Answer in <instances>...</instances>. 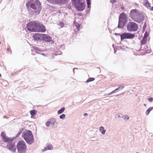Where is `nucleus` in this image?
<instances>
[{
  "mask_svg": "<svg viewBox=\"0 0 153 153\" xmlns=\"http://www.w3.org/2000/svg\"><path fill=\"white\" fill-rule=\"evenodd\" d=\"M1 136L3 142L7 143L6 148L12 152H15L16 147L15 143L13 141L16 139V137H8L6 135V133L4 131L1 133Z\"/></svg>",
  "mask_w": 153,
  "mask_h": 153,
  "instance_id": "1",
  "label": "nucleus"
},
{
  "mask_svg": "<svg viewBox=\"0 0 153 153\" xmlns=\"http://www.w3.org/2000/svg\"><path fill=\"white\" fill-rule=\"evenodd\" d=\"M129 16L134 21L138 23H140L144 19L143 13L140 12L136 9L131 10Z\"/></svg>",
  "mask_w": 153,
  "mask_h": 153,
  "instance_id": "2",
  "label": "nucleus"
},
{
  "mask_svg": "<svg viewBox=\"0 0 153 153\" xmlns=\"http://www.w3.org/2000/svg\"><path fill=\"white\" fill-rule=\"evenodd\" d=\"M26 6L35 10L38 14L40 13L42 7L41 3L38 0H31L26 3Z\"/></svg>",
  "mask_w": 153,
  "mask_h": 153,
  "instance_id": "3",
  "label": "nucleus"
},
{
  "mask_svg": "<svg viewBox=\"0 0 153 153\" xmlns=\"http://www.w3.org/2000/svg\"><path fill=\"white\" fill-rule=\"evenodd\" d=\"M22 137L29 145H31L34 142L33 136L30 130H27L25 131L22 134Z\"/></svg>",
  "mask_w": 153,
  "mask_h": 153,
  "instance_id": "4",
  "label": "nucleus"
},
{
  "mask_svg": "<svg viewBox=\"0 0 153 153\" xmlns=\"http://www.w3.org/2000/svg\"><path fill=\"white\" fill-rule=\"evenodd\" d=\"M127 15L125 13L123 12L120 14L119 16L117 27L123 29L127 22Z\"/></svg>",
  "mask_w": 153,
  "mask_h": 153,
  "instance_id": "5",
  "label": "nucleus"
},
{
  "mask_svg": "<svg viewBox=\"0 0 153 153\" xmlns=\"http://www.w3.org/2000/svg\"><path fill=\"white\" fill-rule=\"evenodd\" d=\"M82 0H71V2L74 4L77 10L82 11L84 10L85 7V2H81Z\"/></svg>",
  "mask_w": 153,
  "mask_h": 153,
  "instance_id": "6",
  "label": "nucleus"
},
{
  "mask_svg": "<svg viewBox=\"0 0 153 153\" xmlns=\"http://www.w3.org/2000/svg\"><path fill=\"white\" fill-rule=\"evenodd\" d=\"M16 148L18 153H26L27 146L23 140L19 141L17 143Z\"/></svg>",
  "mask_w": 153,
  "mask_h": 153,
  "instance_id": "7",
  "label": "nucleus"
},
{
  "mask_svg": "<svg viewBox=\"0 0 153 153\" xmlns=\"http://www.w3.org/2000/svg\"><path fill=\"white\" fill-rule=\"evenodd\" d=\"M126 27L128 31L130 32L136 31L138 29L137 24L132 22H130L127 24Z\"/></svg>",
  "mask_w": 153,
  "mask_h": 153,
  "instance_id": "8",
  "label": "nucleus"
},
{
  "mask_svg": "<svg viewBox=\"0 0 153 153\" xmlns=\"http://www.w3.org/2000/svg\"><path fill=\"white\" fill-rule=\"evenodd\" d=\"M36 22L35 21L31 22L26 25L27 30L30 32H36Z\"/></svg>",
  "mask_w": 153,
  "mask_h": 153,
  "instance_id": "9",
  "label": "nucleus"
},
{
  "mask_svg": "<svg viewBox=\"0 0 153 153\" xmlns=\"http://www.w3.org/2000/svg\"><path fill=\"white\" fill-rule=\"evenodd\" d=\"M135 36V34L125 32L121 35V40H123L126 39H132Z\"/></svg>",
  "mask_w": 153,
  "mask_h": 153,
  "instance_id": "10",
  "label": "nucleus"
},
{
  "mask_svg": "<svg viewBox=\"0 0 153 153\" xmlns=\"http://www.w3.org/2000/svg\"><path fill=\"white\" fill-rule=\"evenodd\" d=\"M36 32H44L46 30L45 27L42 24H41L40 22H36Z\"/></svg>",
  "mask_w": 153,
  "mask_h": 153,
  "instance_id": "11",
  "label": "nucleus"
},
{
  "mask_svg": "<svg viewBox=\"0 0 153 153\" xmlns=\"http://www.w3.org/2000/svg\"><path fill=\"white\" fill-rule=\"evenodd\" d=\"M43 34L36 33L33 36L34 40L36 41H41L42 40Z\"/></svg>",
  "mask_w": 153,
  "mask_h": 153,
  "instance_id": "12",
  "label": "nucleus"
},
{
  "mask_svg": "<svg viewBox=\"0 0 153 153\" xmlns=\"http://www.w3.org/2000/svg\"><path fill=\"white\" fill-rule=\"evenodd\" d=\"M52 40L51 37L48 35L43 34L42 40L47 42H50Z\"/></svg>",
  "mask_w": 153,
  "mask_h": 153,
  "instance_id": "13",
  "label": "nucleus"
},
{
  "mask_svg": "<svg viewBox=\"0 0 153 153\" xmlns=\"http://www.w3.org/2000/svg\"><path fill=\"white\" fill-rule=\"evenodd\" d=\"M29 13L32 15H36L39 14L36 13V11L35 10H32L30 7H27Z\"/></svg>",
  "mask_w": 153,
  "mask_h": 153,
  "instance_id": "14",
  "label": "nucleus"
},
{
  "mask_svg": "<svg viewBox=\"0 0 153 153\" xmlns=\"http://www.w3.org/2000/svg\"><path fill=\"white\" fill-rule=\"evenodd\" d=\"M147 42V39L145 37H143V39L140 42L141 45V48H143V47L145 45V44H146Z\"/></svg>",
  "mask_w": 153,
  "mask_h": 153,
  "instance_id": "15",
  "label": "nucleus"
},
{
  "mask_svg": "<svg viewBox=\"0 0 153 153\" xmlns=\"http://www.w3.org/2000/svg\"><path fill=\"white\" fill-rule=\"evenodd\" d=\"M53 149V146L51 145H48L44 148L43 151H44L48 150H52Z\"/></svg>",
  "mask_w": 153,
  "mask_h": 153,
  "instance_id": "16",
  "label": "nucleus"
},
{
  "mask_svg": "<svg viewBox=\"0 0 153 153\" xmlns=\"http://www.w3.org/2000/svg\"><path fill=\"white\" fill-rule=\"evenodd\" d=\"M68 0H57L56 2L58 4H64L68 2Z\"/></svg>",
  "mask_w": 153,
  "mask_h": 153,
  "instance_id": "17",
  "label": "nucleus"
},
{
  "mask_svg": "<svg viewBox=\"0 0 153 153\" xmlns=\"http://www.w3.org/2000/svg\"><path fill=\"white\" fill-rule=\"evenodd\" d=\"M143 4L148 8L150 7V4L147 0L144 1L143 2Z\"/></svg>",
  "mask_w": 153,
  "mask_h": 153,
  "instance_id": "18",
  "label": "nucleus"
},
{
  "mask_svg": "<svg viewBox=\"0 0 153 153\" xmlns=\"http://www.w3.org/2000/svg\"><path fill=\"white\" fill-rule=\"evenodd\" d=\"M144 46V51H145L146 53H149L151 52V50L150 48L149 49L148 48V46L147 45H145Z\"/></svg>",
  "mask_w": 153,
  "mask_h": 153,
  "instance_id": "19",
  "label": "nucleus"
},
{
  "mask_svg": "<svg viewBox=\"0 0 153 153\" xmlns=\"http://www.w3.org/2000/svg\"><path fill=\"white\" fill-rule=\"evenodd\" d=\"M36 113L37 111L36 110H33L30 111V114L31 115V117L35 116Z\"/></svg>",
  "mask_w": 153,
  "mask_h": 153,
  "instance_id": "20",
  "label": "nucleus"
},
{
  "mask_svg": "<svg viewBox=\"0 0 153 153\" xmlns=\"http://www.w3.org/2000/svg\"><path fill=\"white\" fill-rule=\"evenodd\" d=\"M65 108L64 107L62 108L61 109L57 111V113L58 114H60L62 113L65 110Z\"/></svg>",
  "mask_w": 153,
  "mask_h": 153,
  "instance_id": "21",
  "label": "nucleus"
},
{
  "mask_svg": "<svg viewBox=\"0 0 153 153\" xmlns=\"http://www.w3.org/2000/svg\"><path fill=\"white\" fill-rule=\"evenodd\" d=\"M99 130L101 131V133L102 134H104L105 132V130L104 129L103 127L101 126L100 127Z\"/></svg>",
  "mask_w": 153,
  "mask_h": 153,
  "instance_id": "22",
  "label": "nucleus"
},
{
  "mask_svg": "<svg viewBox=\"0 0 153 153\" xmlns=\"http://www.w3.org/2000/svg\"><path fill=\"white\" fill-rule=\"evenodd\" d=\"M56 121V120L55 118H52L50 120L49 122L50 124L53 125Z\"/></svg>",
  "mask_w": 153,
  "mask_h": 153,
  "instance_id": "23",
  "label": "nucleus"
},
{
  "mask_svg": "<svg viewBox=\"0 0 153 153\" xmlns=\"http://www.w3.org/2000/svg\"><path fill=\"white\" fill-rule=\"evenodd\" d=\"M74 25L76 27V30L77 31H79V28L80 27V25L78 23L74 22Z\"/></svg>",
  "mask_w": 153,
  "mask_h": 153,
  "instance_id": "24",
  "label": "nucleus"
},
{
  "mask_svg": "<svg viewBox=\"0 0 153 153\" xmlns=\"http://www.w3.org/2000/svg\"><path fill=\"white\" fill-rule=\"evenodd\" d=\"M153 109V107H151L148 108V109L146 111V115H148L149 114L150 112Z\"/></svg>",
  "mask_w": 153,
  "mask_h": 153,
  "instance_id": "25",
  "label": "nucleus"
},
{
  "mask_svg": "<svg viewBox=\"0 0 153 153\" xmlns=\"http://www.w3.org/2000/svg\"><path fill=\"white\" fill-rule=\"evenodd\" d=\"M119 48L120 49H121V50H122L123 51H125L126 50V49L128 48V47H126L124 46H120L119 47Z\"/></svg>",
  "mask_w": 153,
  "mask_h": 153,
  "instance_id": "26",
  "label": "nucleus"
},
{
  "mask_svg": "<svg viewBox=\"0 0 153 153\" xmlns=\"http://www.w3.org/2000/svg\"><path fill=\"white\" fill-rule=\"evenodd\" d=\"M94 80H95V78H92V77L89 78L86 81V82L87 83H88V82H91L93 81Z\"/></svg>",
  "mask_w": 153,
  "mask_h": 153,
  "instance_id": "27",
  "label": "nucleus"
},
{
  "mask_svg": "<svg viewBox=\"0 0 153 153\" xmlns=\"http://www.w3.org/2000/svg\"><path fill=\"white\" fill-rule=\"evenodd\" d=\"M34 50L36 51V52L38 53H39V52L41 51V50L39 49V48L37 47H34L33 48Z\"/></svg>",
  "mask_w": 153,
  "mask_h": 153,
  "instance_id": "28",
  "label": "nucleus"
},
{
  "mask_svg": "<svg viewBox=\"0 0 153 153\" xmlns=\"http://www.w3.org/2000/svg\"><path fill=\"white\" fill-rule=\"evenodd\" d=\"M123 119L126 120H127L129 119V117L127 115H123Z\"/></svg>",
  "mask_w": 153,
  "mask_h": 153,
  "instance_id": "29",
  "label": "nucleus"
},
{
  "mask_svg": "<svg viewBox=\"0 0 153 153\" xmlns=\"http://www.w3.org/2000/svg\"><path fill=\"white\" fill-rule=\"evenodd\" d=\"M66 116L65 114H62L59 116V118L60 119H63Z\"/></svg>",
  "mask_w": 153,
  "mask_h": 153,
  "instance_id": "30",
  "label": "nucleus"
},
{
  "mask_svg": "<svg viewBox=\"0 0 153 153\" xmlns=\"http://www.w3.org/2000/svg\"><path fill=\"white\" fill-rule=\"evenodd\" d=\"M87 7L88 8H90L91 7V1H87Z\"/></svg>",
  "mask_w": 153,
  "mask_h": 153,
  "instance_id": "31",
  "label": "nucleus"
},
{
  "mask_svg": "<svg viewBox=\"0 0 153 153\" xmlns=\"http://www.w3.org/2000/svg\"><path fill=\"white\" fill-rule=\"evenodd\" d=\"M22 132H21V131H19L16 134V136L15 137H15L16 138L18 137L20 134L22 133Z\"/></svg>",
  "mask_w": 153,
  "mask_h": 153,
  "instance_id": "32",
  "label": "nucleus"
},
{
  "mask_svg": "<svg viewBox=\"0 0 153 153\" xmlns=\"http://www.w3.org/2000/svg\"><path fill=\"white\" fill-rule=\"evenodd\" d=\"M124 86H120L117 88V89H118L119 91H120V90L123 89L124 88Z\"/></svg>",
  "mask_w": 153,
  "mask_h": 153,
  "instance_id": "33",
  "label": "nucleus"
},
{
  "mask_svg": "<svg viewBox=\"0 0 153 153\" xmlns=\"http://www.w3.org/2000/svg\"><path fill=\"white\" fill-rule=\"evenodd\" d=\"M50 123L49 121H47L46 123V125L47 127H49L50 125Z\"/></svg>",
  "mask_w": 153,
  "mask_h": 153,
  "instance_id": "34",
  "label": "nucleus"
},
{
  "mask_svg": "<svg viewBox=\"0 0 153 153\" xmlns=\"http://www.w3.org/2000/svg\"><path fill=\"white\" fill-rule=\"evenodd\" d=\"M148 100L150 102H152L153 100V98L150 97L148 98Z\"/></svg>",
  "mask_w": 153,
  "mask_h": 153,
  "instance_id": "35",
  "label": "nucleus"
},
{
  "mask_svg": "<svg viewBox=\"0 0 153 153\" xmlns=\"http://www.w3.org/2000/svg\"><path fill=\"white\" fill-rule=\"evenodd\" d=\"M123 114H120L117 115V117L119 118H123Z\"/></svg>",
  "mask_w": 153,
  "mask_h": 153,
  "instance_id": "36",
  "label": "nucleus"
},
{
  "mask_svg": "<svg viewBox=\"0 0 153 153\" xmlns=\"http://www.w3.org/2000/svg\"><path fill=\"white\" fill-rule=\"evenodd\" d=\"M118 91H119L118 89H117V88L115 90L113 91H112V92H113V94H114V93H116V92H117Z\"/></svg>",
  "mask_w": 153,
  "mask_h": 153,
  "instance_id": "37",
  "label": "nucleus"
},
{
  "mask_svg": "<svg viewBox=\"0 0 153 153\" xmlns=\"http://www.w3.org/2000/svg\"><path fill=\"white\" fill-rule=\"evenodd\" d=\"M148 35L147 34H146V32L144 34L143 37H145L146 38V39H147V37H148Z\"/></svg>",
  "mask_w": 153,
  "mask_h": 153,
  "instance_id": "38",
  "label": "nucleus"
},
{
  "mask_svg": "<svg viewBox=\"0 0 153 153\" xmlns=\"http://www.w3.org/2000/svg\"><path fill=\"white\" fill-rule=\"evenodd\" d=\"M111 3H115L116 2V0H111Z\"/></svg>",
  "mask_w": 153,
  "mask_h": 153,
  "instance_id": "39",
  "label": "nucleus"
},
{
  "mask_svg": "<svg viewBox=\"0 0 153 153\" xmlns=\"http://www.w3.org/2000/svg\"><path fill=\"white\" fill-rule=\"evenodd\" d=\"M146 23L145 22L144 23V24L143 26V29H145L146 27Z\"/></svg>",
  "mask_w": 153,
  "mask_h": 153,
  "instance_id": "40",
  "label": "nucleus"
},
{
  "mask_svg": "<svg viewBox=\"0 0 153 153\" xmlns=\"http://www.w3.org/2000/svg\"><path fill=\"white\" fill-rule=\"evenodd\" d=\"M144 48V46H143V48H141V47H140V49L141 51H144V49H145V48Z\"/></svg>",
  "mask_w": 153,
  "mask_h": 153,
  "instance_id": "41",
  "label": "nucleus"
},
{
  "mask_svg": "<svg viewBox=\"0 0 153 153\" xmlns=\"http://www.w3.org/2000/svg\"><path fill=\"white\" fill-rule=\"evenodd\" d=\"M115 34V35H116V36H120L121 37V34H120V33H116Z\"/></svg>",
  "mask_w": 153,
  "mask_h": 153,
  "instance_id": "42",
  "label": "nucleus"
},
{
  "mask_svg": "<svg viewBox=\"0 0 153 153\" xmlns=\"http://www.w3.org/2000/svg\"><path fill=\"white\" fill-rule=\"evenodd\" d=\"M113 94V92L112 91L111 92L108 94V95L109 96V95H110Z\"/></svg>",
  "mask_w": 153,
  "mask_h": 153,
  "instance_id": "43",
  "label": "nucleus"
},
{
  "mask_svg": "<svg viewBox=\"0 0 153 153\" xmlns=\"http://www.w3.org/2000/svg\"><path fill=\"white\" fill-rule=\"evenodd\" d=\"M24 128H22L21 129H20L19 131H21V132H22L24 131Z\"/></svg>",
  "mask_w": 153,
  "mask_h": 153,
  "instance_id": "44",
  "label": "nucleus"
},
{
  "mask_svg": "<svg viewBox=\"0 0 153 153\" xmlns=\"http://www.w3.org/2000/svg\"><path fill=\"white\" fill-rule=\"evenodd\" d=\"M24 128H22L21 129H20L19 131H21V132H22L24 131Z\"/></svg>",
  "mask_w": 153,
  "mask_h": 153,
  "instance_id": "45",
  "label": "nucleus"
},
{
  "mask_svg": "<svg viewBox=\"0 0 153 153\" xmlns=\"http://www.w3.org/2000/svg\"><path fill=\"white\" fill-rule=\"evenodd\" d=\"M24 128H22L21 129H20L19 131H21V132H22L24 131Z\"/></svg>",
  "mask_w": 153,
  "mask_h": 153,
  "instance_id": "46",
  "label": "nucleus"
},
{
  "mask_svg": "<svg viewBox=\"0 0 153 153\" xmlns=\"http://www.w3.org/2000/svg\"><path fill=\"white\" fill-rule=\"evenodd\" d=\"M84 115L85 116H86L88 115V114L87 113H85L84 114Z\"/></svg>",
  "mask_w": 153,
  "mask_h": 153,
  "instance_id": "47",
  "label": "nucleus"
},
{
  "mask_svg": "<svg viewBox=\"0 0 153 153\" xmlns=\"http://www.w3.org/2000/svg\"><path fill=\"white\" fill-rule=\"evenodd\" d=\"M75 69H78L77 68H73V72H74V70Z\"/></svg>",
  "mask_w": 153,
  "mask_h": 153,
  "instance_id": "48",
  "label": "nucleus"
},
{
  "mask_svg": "<svg viewBox=\"0 0 153 153\" xmlns=\"http://www.w3.org/2000/svg\"><path fill=\"white\" fill-rule=\"evenodd\" d=\"M150 10L152 11L153 10V6L151 8Z\"/></svg>",
  "mask_w": 153,
  "mask_h": 153,
  "instance_id": "49",
  "label": "nucleus"
},
{
  "mask_svg": "<svg viewBox=\"0 0 153 153\" xmlns=\"http://www.w3.org/2000/svg\"><path fill=\"white\" fill-rule=\"evenodd\" d=\"M124 93H125V92H123V93H121V94H120L119 95H124Z\"/></svg>",
  "mask_w": 153,
  "mask_h": 153,
  "instance_id": "50",
  "label": "nucleus"
},
{
  "mask_svg": "<svg viewBox=\"0 0 153 153\" xmlns=\"http://www.w3.org/2000/svg\"><path fill=\"white\" fill-rule=\"evenodd\" d=\"M41 54H42V55L44 56H45V54L44 53H41Z\"/></svg>",
  "mask_w": 153,
  "mask_h": 153,
  "instance_id": "51",
  "label": "nucleus"
},
{
  "mask_svg": "<svg viewBox=\"0 0 153 153\" xmlns=\"http://www.w3.org/2000/svg\"><path fill=\"white\" fill-rule=\"evenodd\" d=\"M108 96V94H105L104 95V96Z\"/></svg>",
  "mask_w": 153,
  "mask_h": 153,
  "instance_id": "52",
  "label": "nucleus"
},
{
  "mask_svg": "<svg viewBox=\"0 0 153 153\" xmlns=\"http://www.w3.org/2000/svg\"><path fill=\"white\" fill-rule=\"evenodd\" d=\"M121 8L123 10L124 8V7L123 6L121 7Z\"/></svg>",
  "mask_w": 153,
  "mask_h": 153,
  "instance_id": "53",
  "label": "nucleus"
},
{
  "mask_svg": "<svg viewBox=\"0 0 153 153\" xmlns=\"http://www.w3.org/2000/svg\"><path fill=\"white\" fill-rule=\"evenodd\" d=\"M9 50H10V49H9V48H7V51H9Z\"/></svg>",
  "mask_w": 153,
  "mask_h": 153,
  "instance_id": "54",
  "label": "nucleus"
},
{
  "mask_svg": "<svg viewBox=\"0 0 153 153\" xmlns=\"http://www.w3.org/2000/svg\"><path fill=\"white\" fill-rule=\"evenodd\" d=\"M135 4L136 5V6H139V5L136 3H135Z\"/></svg>",
  "mask_w": 153,
  "mask_h": 153,
  "instance_id": "55",
  "label": "nucleus"
},
{
  "mask_svg": "<svg viewBox=\"0 0 153 153\" xmlns=\"http://www.w3.org/2000/svg\"><path fill=\"white\" fill-rule=\"evenodd\" d=\"M86 1H91V0H86Z\"/></svg>",
  "mask_w": 153,
  "mask_h": 153,
  "instance_id": "56",
  "label": "nucleus"
},
{
  "mask_svg": "<svg viewBox=\"0 0 153 153\" xmlns=\"http://www.w3.org/2000/svg\"><path fill=\"white\" fill-rule=\"evenodd\" d=\"M61 55V53H58L57 54H56V55Z\"/></svg>",
  "mask_w": 153,
  "mask_h": 153,
  "instance_id": "57",
  "label": "nucleus"
},
{
  "mask_svg": "<svg viewBox=\"0 0 153 153\" xmlns=\"http://www.w3.org/2000/svg\"><path fill=\"white\" fill-rule=\"evenodd\" d=\"M116 51L114 50V53H116Z\"/></svg>",
  "mask_w": 153,
  "mask_h": 153,
  "instance_id": "58",
  "label": "nucleus"
},
{
  "mask_svg": "<svg viewBox=\"0 0 153 153\" xmlns=\"http://www.w3.org/2000/svg\"><path fill=\"white\" fill-rule=\"evenodd\" d=\"M1 74L0 73V77H1Z\"/></svg>",
  "mask_w": 153,
  "mask_h": 153,
  "instance_id": "59",
  "label": "nucleus"
},
{
  "mask_svg": "<svg viewBox=\"0 0 153 153\" xmlns=\"http://www.w3.org/2000/svg\"><path fill=\"white\" fill-rule=\"evenodd\" d=\"M2 143H0V146H1Z\"/></svg>",
  "mask_w": 153,
  "mask_h": 153,
  "instance_id": "60",
  "label": "nucleus"
},
{
  "mask_svg": "<svg viewBox=\"0 0 153 153\" xmlns=\"http://www.w3.org/2000/svg\"><path fill=\"white\" fill-rule=\"evenodd\" d=\"M144 106L146 105V104H144Z\"/></svg>",
  "mask_w": 153,
  "mask_h": 153,
  "instance_id": "61",
  "label": "nucleus"
},
{
  "mask_svg": "<svg viewBox=\"0 0 153 153\" xmlns=\"http://www.w3.org/2000/svg\"><path fill=\"white\" fill-rule=\"evenodd\" d=\"M1 43V42L0 41V44Z\"/></svg>",
  "mask_w": 153,
  "mask_h": 153,
  "instance_id": "62",
  "label": "nucleus"
}]
</instances>
